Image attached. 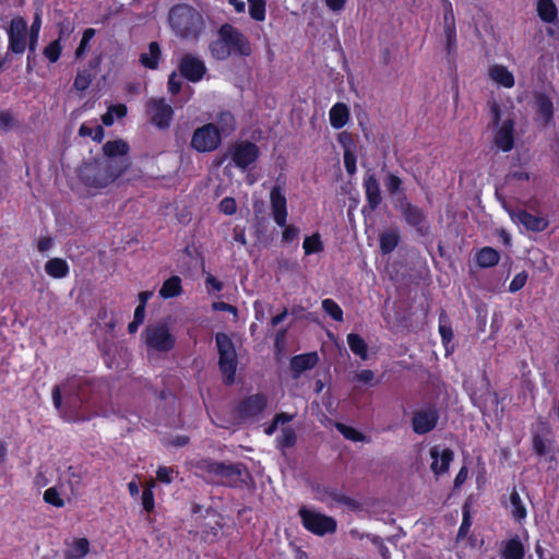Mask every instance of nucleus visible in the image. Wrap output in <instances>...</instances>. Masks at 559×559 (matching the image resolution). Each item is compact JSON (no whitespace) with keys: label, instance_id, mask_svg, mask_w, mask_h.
I'll list each match as a JSON object with an SVG mask.
<instances>
[{"label":"nucleus","instance_id":"f257e3e1","mask_svg":"<svg viewBox=\"0 0 559 559\" xmlns=\"http://www.w3.org/2000/svg\"><path fill=\"white\" fill-rule=\"evenodd\" d=\"M209 49L216 60H226L231 55L247 57L252 52L247 36L229 24L218 29L217 37L210 44Z\"/></svg>","mask_w":559,"mask_h":559},{"label":"nucleus","instance_id":"f03ea898","mask_svg":"<svg viewBox=\"0 0 559 559\" xmlns=\"http://www.w3.org/2000/svg\"><path fill=\"white\" fill-rule=\"evenodd\" d=\"M128 167V164H117L112 160L90 163L81 167L80 178L90 188L103 189L118 179Z\"/></svg>","mask_w":559,"mask_h":559},{"label":"nucleus","instance_id":"7ed1b4c3","mask_svg":"<svg viewBox=\"0 0 559 559\" xmlns=\"http://www.w3.org/2000/svg\"><path fill=\"white\" fill-rule=\"evenodd\" d=\"M169 23L174 32L182 38H197L204 28L201 14L185 4L170 10Z\"/></svg>","mask_w":559,"mask_h":559},{"label":"nucleus","instance_id":"20e7f679","mask_svg":"<svg viewBox=\"0 0 559 559\" xmlns=\"http://www.w3.org/2000/svg\"><path fill=\"white\" fill-rule=\"evenodd\" d=\"M270 207L274 222L283 227L282 240L287 243L297 240L300 229L295 225L287 224V199L280 185H275L270 191Z\"/></svg>","mask_w":559,"mask_h":559},{"label":"nucleus","instance_id":"39448f33","mask_svg":"<svg viewBox=\"0 0 559 559\" xmlns=\"http://www.w3.org/2000/svg\"><path fill=\"white\" fill-rule=\"evenodd\" d=\"M490 112L497 132L495 135L496 145L503 152L513 147V118L509 108L502 109L497 102L489 103Z\"/></svg>","mask_w":559,"mask_h":559},{"label":"nucleus","instance_id":"423d86ee","mask_svg":"<svg viewBox=\"0 0 559 559\" xmlns=\"http://www.w3.org/2000/svg\"><path fill=\"white\" fill-rule=\"evenodd\" d=\"M144 342L148 350L169 352L176 343L168 323L159 321L150 324L143 332Z\"/></svg>","mask_w":559,"mask_h":559},{"label":"nucleus","instance_id":"0eeeda50","mask_svg":"<svg viewBox=\"0 0 559 559\" xmlns=\"http://www.w3.org/2000/svg\"><path fill=\"white\" fill-rule=\"evenodd\" d=\"M200 468L230 486L243 483L245 476H247V471L241 464H226L205 460L201 463Z\"/></svg>","mask_w":559,"mask_h":559},{"label":"nucleus","instance_id":"6e6552de","mask_svg":"<svg viewBox=\"0 0 559 559\" xmlns=\"http://www.w3.org/2000/svg\"><path fill=\"white\" fill-rule=\"evenodd\" d=\"M216 345L219 354V368L226 380L231 383L235 379L237 355L231 340L224 333L216 334Z\"/></svg>","mask_w":559,"mask_h":559},{"label":"nucleus","instance_id":"1a4fd4ad","mask_svg":"<svg viewBox=\"0 0 559 559\" xmlns=\"http://www.w3.org/2000/svg\"><path fill=\"white\" fill-rule=\"evenodd\" d=\"M299 515L304 526L316 535L323 536L325 534L334 533L336 530V521L333 518L314 510L301 508L299 510Z\"/></svg>","mask_w":559,"mask_h":559},{"label":"nucleus","instance_id":"9d476101","mask_svg":"<svg viewBox=\"0 0 559 559\" xmlns=\"http://www.w3.org/2000/svg\"><path fill=\"white\" fill-rule=\"evenodd\" d=\"M221 142V133L214 123H207L195 129L191 138V146L201 153L216 150Z\"/></svg>","mask_w":559,"mask_h":559},{"label":"nucleus","instance_id":"9b49d317","mask_svg":"<svg viewBox=\"0 0 559 559\" xmlns=\"http://www.w3.org/2000/svg\"><path fill=\"white\" fill-rule=\"evenodd\" d=\"M229 156L236 167L247 170L260 156L259 147L249 141H239L229 147Z\"/></svg>","mask_w":559,"mask_h":559},{"label":"nucleus","instance_id":"f8f14e48","mask_svg":"<svg viewBox=\"0 0 559 559\" xmlns=\"http://www.w3.org/2000/svg\"><path fill=\"white\" fill-rule=\"evenodd\" d=\"M28 36L27 22L20 16L12 19L8 27L9 49L14 53L22 55L27 44L29 45Z\"/></svg>","mask_w":559,"mask_h":559},{"label":"nucleus","instance_id":"ddd939ff","mask_svg":"<svg viewBox=\"0 0 559 559\" xmlns=\"http://www.w3.org/2000/svg\"><path fill=\"white\" fill-rule=\"evenodd\" d=\"M430 469L436 476L447 474L451 462L454 459V453L451 449L441 445H433L430 451Z\"/></svg>","mask_w":559,"mask_h":559},{"label":"nucleus","instance_id":"4468645a","mask_svg":"<svg viewBox=\"0 0 559 559\" xmlns=\"http://www.w3.org/2000/svg\"><path fill=\"white\" fill-rule=\"evenodd\" d=\"M148 107L153 123L158 128H167L173 119L171 106L162 98L150 100Z\"/></svg>","mask_w":559,"mask_h":559},{"label":"nucleus","instance_id":"2eb2a0df","mask_svg":"<svg viewBox=\"0 0 559 559\" xmlns=\"http://www.w3.org/2000/svg\"><path fill=\"white\" fill-rule=\"evenodd\" d=\"M509 214L515 224L522 225L527 230L543 231L548 227V221L544 216H536L526 211H511Z\"/></svg>","mask_w":559,"mask_h":559},{"label":"nucleus","instance_id":"dca6fc26","mask_svg":"<svg viewBox=\"0 0 559 559\" xmlns=\"http://www.w3.org/2000/svg\"><path fill=\"white\" fill-rule=\"evenodd\" d=\"M488 79L499 87L510 90L515 85V78L504 64L492 63L487 69Z\"/></svg>","mask_w":559,"mask_h":559},{"label":"nucleus","instance_id":"f3484780","mask_svg":"<svg viewBox=\"0 0 559 559\" xmlns=\"http://www.w3.org/2000/svg\"><path fill=\"white\" fill-rule=\"evenodd\" d=\"M180 72L189 81L198 82L205 73V66L199 58L186 55L180 62Z\"/></svg>","mask_w":559,"mask_h":559},{"label":"nucleus","instance_id":"a211bd4d","mask_svg":"<svg viewBox=\"0 0 559 559\" xmlns=\"http://www.w3.org/2000/svg\"><path fill=\"white\" fill-rule=\"evenodd\" d=\"M438 420V414L435 409H423L414 414L412 425L416 433L423 435L432 430Z\"/></svg>","mask_w":559,"mask_h":559},{"label":"nucleus","instance_id":"6ab92c4d","mask_svg":"<svg viewBox=\"0 0 559 559\" xmlns=\"http://www.w3.org/2000/svg\"><path fill=\"white\" fill-rule=\"evenodd\" d=\"M104 154L106 155V160H112L117 164L123 163L128 164L126 158L117 159L118 157H123L127 155L129 151V145L123 140H115L107 142L103 147Z\"/></svg>","mask_w":559,"mask_h":559},{"label":"nucleus","instance_id":"aec40b11","mask_svg":"<svg viewBox=\"0 0 559 559\" xmlns=\"http://www.w3.org/2000/svg\"><path fill=\"white\" fill-rule=\"evenodd\" d=\"M535 106L537 120L543 124H548L554 115V105L551 99L545 94H537L535 96Z\"/></svg>","mask_w":559,"mask_h":559},{"label":"nucleus","instance_id":"412c9836","mask_svg":"<svg viewBox=\"0 0 559 559\" xmlns=\"http://www.w3.org/2000/svg\"><path fill=\"white\" fill-rule=\"evenodd\" d=\"M366 198L371 210L378 207L381 203L380 185L374 175H367L364 179Z\"/></svg>","mask_w":559,"mask_h":559},{"label":"nucleus","instance_id":"4be33fe9","mask_svg":"<svg viewBox=\"0 0 559 559\" xmlns=\"http://www.w3.org/2000/svg\"><path fill=\"white\" fill-rule=\"evenodd\" d=\"M329 120L334 129H341L349 121V108L344 103L334 104L329 111Z\"/></svg>","mask_w":559,"mask_h":559},{"label":"nucleus","instance_id":"5701e85b","mask_svg":"<svg viewBox=\"0 0 559 559\" xmlns=\"http://www.w3.org/2000/svg\"><path fill=\"white\" fill-rule=\"evenodd\" d=\"M536 11L543 22L548 24L558 23V9L554 0H538Z\"/></svg>","mask_w":559,"mask_h":559},{"label":"nucleus","instance_id":"b1692460","mask_svg":"<svg viewBox=\"0 0 559 559\" xmlns=\"http://www.w3.org/2000/svg\"><path fill=\"white\" fill-rule=\"evenodd\" d=\"M319 360L317 353L297 355L290 360L292 369L297 373L312 369Z\"/></svg>","mask_w":559,"mask_h":559},{"label":"nucleus","instance_id":"393cba45","mask_svg":"<svg viewBox=\"0 0 559 559\" xmlns=\"http://www.w3.org/2000/svg\"><path fill=\"white\" fill-rule=\"evenodd\" d=\"M525 555V548L519 537H512L509 539L503 547L501 557L502 559H523Z\"/></svg>","mask_w":559,"mask_h":559},{"label":"nucleus","instance_id":"a878e982","mask_svg":"<svg viewBox=\"0 0 559 559\" xmlns=\"http://www.w3.org/2000/svg\"><path fill=\"white\" fill-rule=\"evenodd\" d=\"M69 264L66 260L53 258L46 262L45 271L53 278H63L69 274Z\"/></svg>","mask_w":559,"mask_h":559},{"label":"nucleus","instance_id":"bb28decb","mask_svg":"<svg viewBox=\"0 0 559 559\" xmlns=\"http://www.w3.org/2000/svg\"><path fill=\"white\" fill-rule=\"evenodd\" d=\"M266 405L265 397L263 395H253L247 399L241 407L243 416H255L261 413Z\"/></svg>","mask_w":559,"mask_h":559},{"label":"nucleus","instance_id":"cd10ccee","mask_svg":"<svg viewBox=\"0 0 559 559\" xmlns=\"http://www.w3.org/2000/svg\"><path fill=\"white\" fill-rule=\"evenodd\" d=\"M347 344L352 353L358 356L361 360H367L369 358L368 345L360 335L349 333L347 335Z\"/></svg>","mask_w":559,"mask_h":559},{"label":"nucleus","instance_id":"c85d7f7f","mask_svg":"<svg viewBox=\"0 0 559 559\" xmlns=\"http://www.w3.org/2000/svg\"><path fill=\"white\" fill-rule=\"evenodd\" d=\"M159 296L163 299H168L173 297H177L182 293L181 287V280L179 276H171L168 280H166L160 289H159Z\"/></svg>","mask_w":559,"mask_h":559},{"label":"nucleus","instance_id":"c756f323","mask_svg":"<svg viewBox=\"0 0 559 559\" xmlns=\"http://www.w3.org/2000/svg\"><path fill=\"white\" fill-rule=\"evenodd\" d=\"M500 254L497 250L491 247H485L478 251L476 255L477 264L480 267H491L498 264Z\"/></svg>","mask_w":559,"mask_h":559},{"label":"nucleus","instance_id":"7c9ffc66","mask_svg":"<svg viewBox=\"0 0 559 559\" xmlns=\"http://www.w3.org/2000/svg\"><path fill=\"white\" fill-rule=\"evenodd\" d=\"M215 127L221 133V138L228 136L235 130V118L229 111H223L216 117Z\"/></svg>","mask_w":559,"mask_h":559},{"label":"nucleus","instance_id":"2f4dec72","mask_svg":"<svg viewBox=\"0 0 559 559\" xmlns=\"http://www.w3.org/2000/svg\"><path fill=\"white\" fill-rule=\"evenodd\" d=\"M510 511L513 519L518 522L524 521L527 515L526 508L515 489L510 495Z\"/></svg>","mask_w":559,"mask_h":559},{"label":"nucleus","instance_id":"473e14b6","mask_svg":"<svg viewBox=\"0 0 559 559\" xmlns=\"http://www.w3.org/2000/svg\"><path fill=\"white\" fill-rule=\"evenodd\" d=\"M160 58V48L157 43H151L148 50L140 57L141 63L148 69H156Z\"/></svg>","mask_w":559,"mask_h":559},{"label":"nucleus","instance_id":"72a5a7b5","mask_svg":"<svg viewBox=\"0 0 559 559\" xmlns=\"http://www.w3.org/2000/svg\"><path fill=\"white\" fill-rule=\"evenodd\" d=\"M90 551V543L86 538H76L67 551V559H82Z\"/></svg>","mask_w":559,"mask_h":559},{"label":"nucleus","instance_id":"f704fd0d","mask_svg":"<svg viewBox=\"0 0 559 559\" xmlns=\"http://www.w3.org/2000/svg\"><path fill=\"white\" fill-rule=\"evenodd\" d=\"M248 11L252 20L263 22L266 17V0H248Z\"/></svg>","mask_w":559,"mask_h":559},{"label":"nucleus","instance_id":"c9c22d12","mask_svg":"<svg viewBox=\"0 0 559 559\" xmlns=\"http://www.w3.org/2000/svg\"><path fill=\"white\" fill-rule=\"evenodd\" d=\"M79 133L82 136H90L97 142H100L105 136L103 127L97 123H83L80 127Z\"/></svg>","mask_w":559,"mask_h":559},{"label":"nucleus","instance_id":"e433bc0d","mask_svg":"<svg viewBox=\"0 0 559 559\" xmlns=\"http://www.w3.org/2000/svg\"><path fill=\"white\" fill-rule=\"evenodd\" d=\"M302 249L305 254L319 253L323 250V242L319 234H313L304 239Z\"/></svg>","mask_w":559,"mask_h":559},{"label":"nucleus","instance_id":"4c0bfd02","mask_svg":"<svg viewBox=\"0 0 559 559\" xmlns=\"http://www.w3.org/2000/svg\"><path fill=\"white\" fill-rule=\"evenodd\" d=\"M397 242H399V235L393 230L383 233L380 236V248L383 253L392 252L395 249V247L397 246Z\"/></svg>","mask_w":559,"mask_h":559},{"label":"nucleus","instance_id":"58836bf2","mask_svg":"<svg viewBox=\"0 0 559 559\" xmlns=\"http://www.w3.org/2000/svg\"><path fill=\"white\" fill-rule=\"evenodd\" d=\"M127 115V107L124 105H112L108 107L107 112L102 117L104 124L111 126L115 118H122Z\"/></svg>","mask_w":559,"mask_h":559},{"label":"nucleus","instance_id":"ea45409f","mask_svg":"<svg viewBox=\"0 0 559 559\" xmlns=\"http://www.w3.org/2000/svg\"><path fill=\"white\" fill-rule=\"evenodd\" d=\"M336 429L344 436V438L354 442H365L366 437L364 433L355 429L354 427L337 423Z\"/></svg>","mask_w":559,"mask_h":559},{"label":"nucleus","instance_id":"a19ab883","mask_svg":"<svg viewBox=\"0 0 559 559\" xmlns=\"http://www.w3.org/2000/svg\"><path fill=\"white\" fill-rule=\"evenodd\" d=\"M322 309L335 321H343L342 308L332 299H324L322 301Z\"/></svg>","mask_w":559,"mask_h":559},{"label":"nucleus","instance_id":"79ce46f5","mask_svg":"<svg viewBox=\"0 0 559 559\" xmlns=\"http://www.w3.org/2000/svg\"><path fill=\"white\" fill-rule=\"evenodd\" d=\"M40 27H41L40 15L38 13H36L34 22H33V24L31 26L29 36H28L29 37V52L31 53L35 52V50H36V46H37L38 38H39Z\"/></svg>","mask_w":559,"mask_h":559},{"label":"nucleus","instance_id":"37998d69","mask_svg":"<svg viewBox=\"0 0 559 559\" xmlns=\"http://www.w3.org/2000/svg\"><path fill=\"white\" fill-rule=\"evenodd\" d=\"M44 500L56 508L64 506V500L56 487H50L44 492Z\"/></svg>","mask_w":559,"mask_h":559},{"label":"nucleus","instance_id":"c03bdc74","mask_svg":"<svg viewBox=\"0 0 559 559\" xmlns=\"http://www.w3.org/2000/svg\"><path fill=\"white\" fill-rule=\"evenodd\" d=\"M61 51L62 47L60 41L53 40L47 47H45L43 53L51 63H55L60 58Z\"/></svg>","mask_w":559,"mask_h":559},{"label":"nucleus","instance_id":"a18cd8bd","mask_svg":"<svg viewBox=\"0 0 559 559\" xmlns=\"http://www.w3.org/2000/svg\"><path fill=\"white\" fill-rule=\"evenodd\" d=\"M296 435L293 428L284 427L277 437V443L281 448H288L295 443Z\"/></svg>","mask_w":559,"mask_h":559},{"label":"nucleus","instance_id":"49530a36","mask_svg":"<svg viewBox=\"0 0 559 559\" xmlns=\"http://www.w3.org/2000/svg\"><path fill=\"white\" fill-rule=\"evenodd\" d=\"M439 333L441 335L442 342L447 347L452 340L453 333L451 325L449 324L448 319L444 314H442L439 320Z\"/></svg>","mask_w":559,"mask_h":559},{"label":"nucleus","instance_id":"de8ad7c7","mask_svg":"<svg viewBox=\"0 0 559 559\" xmlns=\"http://www.w3.org/2000/svg\"><path fill=\"white\" fill-rule=\"evenodd\" d=\"M94 35H95V29H93V28H86L84 31L80 46L78 47L76 52H75L78 58L82 57L85 53V51L87 50L88 44L92 40V38L94 37Z\"/></svg>","mask_w":559,"mask_h":559},{"label":"nucleus","instance_id":"09e8293b","mask_svg":"<svg viewBox=\"0 0 559 559\" xmlns=\"http://www.w3.org/2000/svg\"><path fill=\"white\" fill-rule=\"evenodd\" d=\"M92 82V75L88 71L79 72L74 80V87L79 91L86 90Z\"/></svg>","mask_w":559,"mask_h":559},{"label":"nucleus","instance_id":"8fccbe9b","mask_svg":"<svg viewBox=\"0 0 559 559\" xmlns=\"http://www.w3.org/2000/svg\"><path fill=\"white\" fill-rule=\"evenodd\" d=\"M527 281V273L525 271L518 273L509 284V292L516 293L524 287Z\"/></svg>","mask_w":559,"mask_h":559},{"label":"nucleus","instance_id":"3c124183","mask_svg":"<svg viewBox=\"0 0 559 559\" xmlns=\"http://www.w3.org/2000/svg\"><path fill=\"white\" fill-rule=\"evenodd\" d=\"M355 379L362 384H367V385H371V386L376 384L374 372L369 369H364V370L358 371L355 374Z\"/></svg>","mask_w":559,"mask_h":559},{"label":"nucleus","instance_id":"603ef678","mask_svg":"<svg viewBox=\"0 0 559 559\" xmlns=\"http://www.w3.org/2000/svg\"><path fill=\"white\" fill-rule=\"evenodd\" d=\"M292 420V416L287 415V414H280L275 417L274 421L272 425H270L269 427H266L264 429V432L269 436L273 435L275 432V430L277 429V427L280 425H285L287 424L288 421Z\"/></svg>","mask_w":559,"mask_h":559},{"label":"nucleus","instance_id":"864d4df0","mask_svg":"<svg viewBox=\"0 0 559 559\" xmlns=\"http://www.w3.org/2000/svg\"><path fill=\"white\" fill-rule=\"evenodd\" d=\"M344 166H345L346 171L349 175L355 174V171H356V155L349 148H346L344 152Z\"/></svg>","mask_w":559,"mask_h":559},{"label":"nucleus","instance_id":"5fc2aeb1","mask_svg":"<svg viewBox=\"0 0 559 559\" xmlns=\"http://www.w3.org/2000/svg\"><path fill=\"white\" fill-rule=\"evenodd\" d=\"M141 500H142V506L145 511H147V512L153 511V509L155 507L154 493H153V491H151L150 488H144V490L142 492Z\"/></svg>","mask_w":559,"mask_h":559},{"label":"nucleus","instance_id":"6e6d98bb","mask_svg":"<svg viewBox=\"0 0 559 559\" xmlns=\"http://www.w3.org/2000/svg\"><path fill=\"white\" fill-rule=\"evenodd\" d=\"M236 210H237V204H236L235 199H233V198H224L219 202V211L226 215L234 214L236 212Z\"/></svg>","mask_w":559,"mask_h":559},{"label":"nucleus","instance_id":"4d7b16f0","mask_svg":"<svg viewBox=\"0 0 559 559\" xmlns=\"http://www.w3.org/2000/svg\"><path fill=\"white\" fill-rule=\"evenodd\" d=\"M385 188L391 192V193H396L400 191L401 189V186H402V181L401 179L393 175V174H389L386 179H385Z\"/></svg>","mask_w":559,"mask_h":559},{"label":"nucleus","instance_id":"13d9d810","mask_svg":"<svg viewBox=\"0 0 559 559\" xmlns=\"http://www.w3.org/2000/svg\"><path fill=\"white\" fill-rule=\"evenodd\" d=\"M174 469L166 466H160L157 469L156 477L159 481L169 484L173 481Z\"/></svg>","mask_w":559,"mask_h":559},{"label":"nucleus","instance_id":"bf43d9fd","mask_svg":"<svg viewBox=\"0 0 559 559\" xmlns=\"http://www.w3.org/2000/svg\"><path fill=\"white\" fill-rule=\"evenodd\" d=\"M180 79L177 76L176 73L170 74L168 79V90L171 94H176L180 91Z\"/></svg>","mask_w":559,"mask_h":559},{"label":"nucleus","instance_id":"052dcab7","mask_svg":"<svg viewBox=\"0 0 559 559\" xmlns=\"http://www.w3.org/2000/svg\"><path fill=\"white\" fill-rule=\"evenodd\" d=\"M534 449L539 455L545 454L547 451V444H546L545 440L543 438H540L539 436H536L534 438Z\"/></svg>","mask_w":559,"mask_h":559},{"label":"nucleus","instance_id":"680f3d73","mask_svg":"<svg viewBox=\"0 0 559 559\" xmlns=\"http://www.w3.org/2000/svg\"><path fill=\"white\" fill-rule=\"evenodd\" d=\"M206 285H207L209 290L212 289L215 292H219L223 288L222 283L213 275L206 276Z\"/></svg>","mask_w":559,"mask_h":559},{"label":"nucleus","instance_id":"e2e57ef3","mask_svg":"<svg viewBox=\"0 0 559 559\" xmlns=\"http://www.w3.org/2000/svg\"><path fill=\"white\" fill-rule=\"evenodd\" d=\"M467 476H468L467 468L465 466L461 467V469L459 471V473L454 479V486L456 488L461 487L467 479Z\"/></svg>","mask_w":559,"mask_h":559},{"label":"nucleus","instance_id":"0e129e2a","mask_svg":"<svg viewBox=\"0 0 559 559\" xmlns=\"http://www.w3.org/2000/svg\"><path fill=\"white\" fill-rule=\"evenodd\" d=\"M345 0H325L326 7L333 12L342 11L345 7Z\"/></svg>","mask_w":559,"mask_h":559},{"label":"nucleus","instance_id":"69168bd1","mask_svg":"<svg viewBox=\"0 0 559 559\" xmlns=\"http://www.w3.org/2000/svg\"><path fill=\"white\" fill-rule=\"evenodd\" d=\"M52 401L53 405L57 409L61 408L62 397H61V388L59 385L53 386L52 389Z\"/></svg>","mask_w":559,"mask_h":559},{"label":"nucleus","instance_id":"338daca9","mask_svg":"<svg viewBox=\"0 0 559 559\" xmlns=\"http://www.w3.org/2000/svg\"><path fill=\"white\" fill-rule=\"evenodd\" d=\"M213 308L214 310L217 311H228L234 313L235 316L237 314V309L234 306L228 305L226 302H215L213 304Z\"/></svg>","mask_w":559,"mask_h":559},{"label":"nucleus","instance_id":"774afa93","mask_svg":"<svg viewBox=\"0 0 559 559\" xmlns=\"http://www.w3.org/2000/svg\"><path fill=\"white\" fill-rule=\"evenodd\" d=\"M52 246V240L48 237L40 238L37 248L40 252L49 250Z\"/></svg>","mask_w":559,"mask_h":559}]
</instances>
